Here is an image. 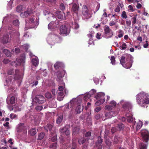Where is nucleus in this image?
Masks as SVG:
<instances>
[{
  "mask_svg": "<svg viewBox=\"0 0 149 149\" xmlns=\"http://www.w3.org/2000/svg\"><path fill=\"white\" fill-rule=\"evenodd\" d=\"M136 101L139 106L147 107L149 103V95L144 92L139 93L136 95Z\"/></svg>",
  "mask_w": 149,
  "mask_h": 149,
  "instance_id": "obj_1",
  "label": "nucleus"
},
{
  "mask_svg": "<svg viewBox=\"0 0 149 149\" xmlns=\"http://www.w3.org/2000/svg\"><path fill=\"white\" fill-rule=\"evenodd\" d=\"M133 58L129 54H125L122 56L120 60V64L124 68H129L132 65Z\"/></svg>",
  "mask_w": 149,
  "mask_h": 149,
  "instance_id": "obj_2",
  "label": "nucleus"
},
{
  "mask_svg": "<svg viewBox=\"0 0 149 149\" xmlns=\"http://www.w3.org/2000/svg\"><path fill=\"white\" fill-rule=\"evenodd\" d=\"M29 28H33L36 27L39 24V20L34 15H32L29 18Z\"/></svg>",
  "mask_w": 149,
  "mask_h": 149,
  "instance_id": "obj_3",
  "label": "nucleus"
},
{
  "mask_svg": "<svg viewBox=\"0 0 149 149\" xmlns=\"http://www.w3.org/2000/svg\"><path fill=\"white\" fill-rule=\"evenodd\" d=\"M104 32L103 37L108 39L111 38L113 36V32L111 29H110L109 27L107 25H105L104 26Z\"/></svg>",
  "mask_w": 149,
  "mask_h": 149,
  "instance_id": "obj_4",
  "label": "nucleus"
},
{
  "mask_svg": "<svg viewBox=\"0 0 149 149\" xmlns=\"http://www.w3.org/2000/svg\"><path fill=\"white\" fill-rule=\"evenodd\" d=\"M16 130L17 132H21L26 135L27 133V127L24 123H19L16 127Z\"/></svg>",
  "mask_w": 149,
  "mask_h": 149,
  "instance_id": "obj_5",
  "label": "nucleus"
},
{
  "mask_svg": "<svg viewBox=\"0 0 149 149\" xmlns=\"http://www.w3.org/2000/svg\"><path fill=\"white\" fill-rule=\"evenodd\" d=\"M25 55L23 54L19 58H17L15 61L12 62L11 63V65L13 66L16 67L20 65L22 63L23 64L25 62Z\"/></svg>",
  "mask_w": 149,
  "mask_h": 149,
  "instance_id": "obj_6",
  "label": "nucleus"
},
{
  "mask_svg": "<svg viewBox=\"0 0 149 149\" xmlns=\"http://www.w3.org/2000/svg\"><path fill=\"white\" fill-rule=\"evenodd\" d=\"M82 13L83 18L84 19H87L91 17V14L89 11L86 6L84 5L82 7Z\"/></svg>",
  "mask_w": 149,
  "mask_h": 149,
  "instance_id": "obj_7",
  "label": "nucleus"
},
{
  "mask_svg": "<svg viewBox=\"0 0 149 149\" xmlns=\"http://www.w3.org/2000/svg\"><path fill=\"white\" fill-rule=\"evenodd\" d=\"M34 14L32 8L31 7H28L26 11L20 14V16L23 18L26 17L28 16L32 15Z\"/></svg>",
  "mask_w": 149,
  "mask_h": 149,
  "instance_id": "obj_8",
  "label": "nucleus"
},
{
  "mask_svg": "<svg viewBox=\"0 0 149 149\" xmlns=\"http://www.w3.org/2000/svg\"><path fill=\"white\" fill-rule=\"evenodd\" d=\"M59 85L60 86H59L58 88V90L59 91L58 92V94L59 96H63L65 93V91L64 90V87L63 86H64V83L63 81L62 80L60 79V81H58Z\"/></svg>",
  "mask_w": 149,
  "mask_h": 149,
  "instance_id": "obj_9",
  "label": "nucleus"
},
{
  "mask_svg": "<svg viewBox=\"0 0 149 149\" xmlns=\"http://www.w3.org/2000/svg\"><path fill=\"white\" fill-rule=\"evenodd\" d=\"M57 37V36L54 34H49L47 38V42L50 45H54L55 43V39Z\"/></svg>",
  "mask_w": 149,
  "mask_h": 149,
  "instance_id": "obj_10",
  "label": "nucleus"
},
{
  "mask_svg": "<svg viewBox=\"0 0 149 149\" xmlns=\"http://www.w3.org/2000/svg\"><path fill=\"white\" fill-rule=\"evenodd\" d=\"M120 104L124 109L125 110L128 109L130 111V110L132 106L130 102L122 100L120 101Z\"/></svg>",
  "mask_w": 149,
  "mask_h": 149,
  "instance_id": "obj_11",
  "label": "nucleus"
},
{
  "mask_svg": "<svg viewBox=\"0 0 149 149\" xmlns=\"http://www.w3.org/2000/svg\"><path fill=\"white\" fill-rule=\"evenodd\" d=\"M68 128V126H66L63 128L60 129L59 130L60 132L63 135H65L68 136L70 134V132Z\"/></svg>",
  "mask_w": 149,
  "mask_h": 149,
  "instance_id": "obj_12",
  "label": "nucleus"
},
{
  "mask_svg": "<svg viewBox=\"0 0 149 149\" xmlns=\"http://www.w3.org/2000/svg\"><path fill=\"white\" fill-rule=\"evenodd\" d=\"M34 101L39 104H42L46 101L44 97L41 95H37L33 100Z\"/></svg>",
  "mask_w": 149,
  "mask_h": 149,
  "instance_id": "obj_13",
  "label": "nucleus"
},
{
  "mask_svg": "<svg viewBox=\"0 0 149 149\" xmlns=\"http://www.w3.org/2000/svg\"><path fill=\"white\" fill-rule=\"evenodd\" d=\"M70 29L65 25H62L60 27V34H63L65 35H67L70 32Z\"/></svg>",
  "mask_w": 149,
  "mask_h": 149,
  "instance_id": "obj_14",
  "label": "nucleus"
},
{
  "mask_svg": "<svg viewBox=\"0 0 149 149\" xmlns=\"http://www.w3.org/2000/svg\"><path fill=\"white\" fill-rule=\"evenodd\" d=\"M141 133L143 139L146 142L149 139V133L146 130H141Z\"/></svg>",
  "mask_w": 149,
  "mask_h": 149,
  "instance_id": "obj_15",
  "label": "nucleus"
},
{
  "mask_svg": "<svg viewBox=\"0 0 149 149\" xmlns=\"http://www.w3.org/2000/svg\"><path fill=\"white\" fill-rule=\"evenodd\" d=\"M23 74L19 72V70L16 69L15 73V79L16 80H19L21 81L23 78Z\"/></svg>",
  "mask_w": 149,
  "mask_h": 149,
  "instance_id": "obj_16",
  "label": "nucleus"
},
{
  "mask_svg": "<svg viewBox=\"0 0 149 149\" xmlns=\"http://www.w3.org/2000/svg\"><path fill=\"white\" fill-rule=\"evenodd\" d=\"M102 139L100 136L98 137V140L96 143V147L95 148L97 149H102Z\"/></svg>",
  "mask_w": 149,
  "mask_h": 149,
  "instance_id": "obj_17",
  "label": "nucleus"
},
{
  "mask_svg": "<svg viewBox=\"0 0 149 149\" xmlns=\"http://www.w3.org/2000/svg\"><path fill=\"white\" fill-rule=\"evenodd\" d=\"M118 113L117 111H111L106 113L105 115L107 118H108L115 116L118 114Z\"/></svg>",
  "mask_w": 149,
  "mask_h": 149,
  "instance_id": "obj_18",
  "label": "nucleus"
},
{
  "mask_svg": "<svg viewBox=\"0 0 149 149\" xmlns=\"http://www.w3.org/2000/svg\"><path fill=\"white\" fill-rule=\"evenodd\" d=\"M7 103L8 104H13L15 103V99L14 96H12L10 98L8 97L7 98Z\"/></svg>",
  "mask_w": 149,
  "mask_h": 149,
  "instance_id": "obj_19",
  "label": "nucleus"
},
{
  "mask_svg": "<svg viewBox=\"0 0 149 149\" xmlns=\"http://www.w3.org/2000/svg\"><path fill=\"white\" fill-rule=\"evenodd\" d=\"M105 95V93L103 92H99L97 93V95L95 96V97L97 99H104V97Z\"/></svg>",
  "mask_w": 149,
  "mask_h": 149,
  "instance_id": "obj_20",
  "label": "nucleus"
},
{
  "mask_svg": "<svg viewBox=\"0 0 149 149\" xmlns=\"http://www.w3.org/2000/svg\"><path fill=\"white\" fill-rule=\"evenodd\" d=\"M58 26V24L54 23V21H52L48 25V29H54Z\"/></svg>",
  "mask_w": 149,
  "mask_h": 149,
  "instance_id": "obj_21",
  "label": "nucleus"
},
{
  "mask_svg": "<svg viewBox=\"0 0 149 149\" xmlns=\"http://www.w3.org/2000/svg\"><path fill=\"white\" fill-rule=\"evenodd\" d=\"M80 129L79 126L75 127L74 126L72 127V134L75 135L78 134L79 132Z\"/></svg>",
  "mask_w": 149,
  "mask_h": 149,
  "instance_id": "obj_22",
  "label": "nucleus"
},
{
  "mask_svg": "<svg viewBox=\"0 0 149 149\" xmlns=\"http://www.w3.org/2000/svg\"><path fill=\"white\" fill-rule=\"evenodd\" d=\"M78 8L79 6L77 4L74 3L73 4L72 9V11L75 13V14L76 15H77V13L78 10Z\"/></svg>",
  "mask_w": 149,
  "mask_h": 149,
  "instance_id": "obj_23",
  "label": "nucleus"
},
{
  "mask_svg": "<svg viewBox=\"0 0 149 149\" xmlns=\"http://www.w3.org/2000/svg\"><path fill=\"white\" fill-rule=\"evenodd\" d=\"M56 15L59 19H63V16L62 13L60 11L57 10L55 13Z\"/></svg>",
  "mask_w": 149,
  "mask_h": 149,
  "instance_id": "obj_24",
  "label": "nucleus"
},
{
  "mask_svg": "<svg viewBox=\"0 0 149 149\" xmlns=\"http://www.w3.org/2000/svg\"><path fill=\"white\" fill-rule=\"evenodd\" d=\"M84 106L83 105L81 106L80 104L78 105L76 108V113H79L81 111H82L83 109Z\"/></svg>",
  "mask_w": 149,
  "mask_h": 149,
  "instance_id": "obj_25",
  "label": "nucleus"
},
{
  "mask_svg": "<svg viewBox=\"0 0 149 149\" xmlns=\"http://www.w3.org/2000/svg\"><path fill=\"white\" fill-rule=\"evenodd\" d=\"M9 36L8 34L5 35L3 39V43H6L9 41Z\"/></svg>",
  "mask_w": 149,
  "mask_h": 149,
  "instance_id": "obj_26",
  "label": "nucleus"
},
{
  "mask_svg": "<svg viewBox=\"0 0 149 149\" xmlns=\"http://www.w3.org/2000/svg\"><path fill=\"white\" fill-rule=\"evenodd\" d=\"M123 6V4L120 3H118L116 8L115 9V11L116 12H119L120 10V8H122Z\"/></svg>",
  "mask_w": 149,
  "mask_h": 149,
  "instance_id": "obj_27",
  "label": "nucleus"
},
{
  "mask_svg": "<svg viewBox=\"0 0 149 149\" xmlns=\"http://www.w3.org/2000/svg\"><path fill=\"white\" fill-rule=\"evenodd\" d=\"M105 101L104 99H101L100 100H97L95 103V105L96 106L100 105L103 104Z\"/></svg>",
  "mask_w": 149,
  "mask_h": 149,
  "instance_id": "obj_28",
  "label": "nucleus"
},
{
  "mask_svg": "<svg viewBox=\"0 0 149 149\" xmlns=\"http://www.w3.org/2000/svg\"><path fill=\"white\" fill-rule=\"evenodd\" d=\"M32 62L33 65L35 66H36L38 65V58L33 59L32 60Z\"/></svg>",
  "mask_w": 149,
  "mask_h": 149,
  "instance_id": "obj_29",
  "label": "nucleus"
},
{
  "mask_svg": "<svg viewBox=\"0 0 149 149\" xmlns=\"http://www.w3.org/2000/svg\"><path fill=\"white\" fill-rule=\"evenodd\" d=\"M63 64L60 62H57L54 65V67L55 68L57 69L59 68L62 67Z\"/></svg>",
  "mask_w": 149,
  "mask_h": 149,
  "instance_id": "obj_30",
  "label": "nucleus"
},
{
  "mask_svg": "<svg viewBox=\"0 0 149 149\" xmlns=\"http://www.w3.org/2000/svg\"><path fill=\"white\" fill-rule=\"evenodd\" d=\"M53 126L50 124H47L46 126L45 127V129L47 131H48V130L50 131L52 127Z\"/></svg>",
  "mask_w": 149,
  "mask_h": 149,
  "instance_id": "obj_31",
  "label": "nucleus"
},
{
  "mask_svg": "<svg viewBox=\"0 0 149 149\" xmlns=\"http://www.w3.org/2000/svg\"><path fill=\"white\" fill-rule=\"evenodd\" d=\"M107 17L108 15L107 13L106 12H104L102 16L101 19V21L104 22V21L107 19L105 18Z\"/></svg>",
  "mask_w": 149,
  "mask_h": 149,
  "instance_id": "obj_32",
  "label": "nucleus"
},
{
  "mask_svg": "<svg viewBox=\"0 0 149 149\" xmlns=\"http://www.w3.org/2000/svg\"><path fill=\"white\" fill-rule=\"evenodd\" d=\"M70 24V25L72 26V27L75 29H77L79 27V25L75 22L74 23L73 22H71Z\"/></svg>",
  "mask_w": 149,
  "mask_h": 149,
  "instance_id": "obj_33",
  "label": "nucleus"
},
{
  "mask_svg": "<svg viewBox=\"0 0 149 149\" xmlns=\"http://www.w3.org/2000/svg\"><path fill=\"white\" fill-rule=\"evenodd\" d=\"M3 52L8 57H10L11 56V53L10 51L6 49H4L3 51Z\"/></svg>",
  "mask_w": 149,
  "mask_h": 149,
  "instance_id": "obj_34",
  "label": "nucleus"
},
{
  "mask_svg": "<svg viewBox=\"0 0 149 149\" xmlns=\"http://www.w3.org/2000/svg\"><path fill=\"white\" fill-rule=\"evenodd\" d=\"M24 9V8L22 5H19L17 6L16 8V11L18 12H20L23 11Z\"/></svg>",
  "mask_w": 149,
  "mask_h": 149,
  "instance_id": "obj_35",
  "label": "nucleus"
},
{
  "mask_svg": "<svg viewBox=\"0 0 149 149\" xmlns=\"http://www.w3.org/2000/svg\"><path fill=\"white\" fill-rule=\"evenodd\" d=\"M30 134L31 136L34 135L36 133V129L35 128H33L31 129L29 131Z\"/></svg>",
  "mask_w": 149,
  "mask_h": 149,
  "instance_id": "obj_36",
  "label": "nucleus"
},
{
  "mask_svg": "<svg viewBox=\"0 0 149 149\" xmlns=\"http://www.w3.org/2000/svg\"><path fill=\"white\" fill-rule=\"evenodd\" d=\"M127 121L129 123L132 122L135 120V118L132 117V116H127Z\"/></svg>",
  "mask_w": 149,
  "mask_h": 149,
  "instance_id": "obj_37",
  "label": "nucleus"
},
{
  "mask_svg": "<svg viewBox=\"0 0 149 149\" xmlns=\"http://www.w3.org/2000/svg\"><path fill=\"white\" fill-rule=\"evenodd\" d=\"M12 79V77L11 76L8 75L6 77V81L7 84H8L11 82Z\"/></svg>",
  "mask_w": 149,
  "mask_h": 149,
  "instance_id": "obj_38",
  "label": "nucleus"
},
{
  "mask_svg": "<svg viewBox=\"0 0 149 149\" xmlns=\"http://www.w3.org/2000/svg\"><path fill=\"white\" fill-rule=\"evenodd\" d=\"M63 119V116H58L56 119V123L58 124H59L62 121Z\"/></svg>",
  "mask_w": 149,
  "mask_h": 149,
  "instance_id": "obj_39",
  "label": "nucleus"
},
{
  "mask_svg": "<svg viewBox=\"0 0 149 149\" xmlns=\"http://www.w3.org/2000/svg\"><path fill=\"white\" fill-rule=\"evenodd\" d=\"M13 0H10L8 2L7 5V8L8 10H10L12 8V5Z\"/></svg>",
  "mask_w": 149,
  "mask_h": 149,
  "instance_id": "obj_40",
  "label": "nucleus"
},
{
  "mask_svg": "<svg viewBox=\"0 0 149 149\" xmlns=\"http://www.w3.org/2000/svg\"><path fill=\"white\" fill-rule=\"evenodd\" d=\"M146 145L143 143H141L139 144V149H146Z\"/></svg>",
  "mask_w": 149,
  "mask_h": 149,
  "instance_id": "obj_41",
  "label": "nucleus"
},
{
  "mask_svg": "<svg viewBox=\"0 0 149 149\" xmlns=\"http://www.w3.org/2000/svg\"><path fill=\"white\" fill-rule=\"evenodd\" d=\"M86 139L84 138H81L79 139L78 143L80 144H82L86 141Z\"/></svg>",
  "mask_w": 149,
  "mask_h": 149,
  "instance_id": "obj_42",
  "label": "nucleus"
},
{
  "mask_svg": "<svg viewBox=\"0 0 149 149\" xmlns=\"http://www.w3.org/2000/svg\"><path fill=\"white\" fill-rule=\"evenodd\" d=\"M118 36L119 38H120L122 37L124 34V32L123 30H119L118 31Z\"/></svg>",
  "mask_w": 149,
  "mask_h": 149,
  "instance_id": "obj_43",
  "label": "nucleus"
},
{
  "mask_svg": "<svg viewBox=\"0 0 149 149\" xmlns=\"http://www.w3.org/2000/svg\"><path fill=\"white\" fill-rule=\"evenodd\" d=\"M44 13L45 15L47 14L49 15L50 16H51V17L52 18H55V16L53 14H52V13H49V12L47 10L44 11Z\"/></svg>",
  "mask_w": 149,
  "mask_h": 149,
  "instance_id": "obj_44",
  "label": "nucleus"
},
{
  "mask_svg": "<svg viewBox=\"0 0 149 149\" xmlns=\"http://www.w3.org/2000/svg\"><path fill=\"white\" fill-rule=\"evenodd\" d=\"M142 125V123L141 121H139L136 126V130H139L141 127Z\"/></svg>",
  "mask_w": 149,
  "mask_h": 149,
  "instance_id": "obj_45",
  "label": "nucleus"
},
{
  "mask_svg": "<svg viewBox=\"0 0 149 149\" xmlns=\"http://www.w3.org/2000/svg\"><path fill=\"white\" fill-rule=\"evenodd\" d=\"M113 108L111 105H106L104 107V109L106 110L109 111L112 110Z\"/></svg>",
  "mask_w": 149,
  "mask_h": 149,
  "instance_id": "obj_46",
  "label": "nucleus"
},
{
  "mask_svg": "<svg viewBox=\"0 0 149 149\" xmlns=\"http://www.w3.org/2000/svg\"><path fill=\"white\" fill-rule=\"evenodd\" d=\"M126 48L127 45L125 43H123L122 45L120 46V48L122 50H124L126 49Z\"/></svg>",
  "mask_w": 149,
  "mask_h": 149,
  "instance_id": "obj_47",
  "label": "nucleus"
},
{
  "mask_svg": "<svg viewBox=\"0 0 149 149\" xmlns=\"http://www.w3.org/2000/svg\"><path fill=\"white\" fill-rule=\"evenodd\" d=\"M45 136V134L44 133H41L39 134L38 136V139L41 140L43 139Z\"/></svg>",
  "mask_w": 149,
  "mask_h": 149,
  "instance_id": "obj_48",
  "label": "nucleus"
},
{
  "mask_svg": "<svg viewBox=\"0 0 149 149\" xmlns=\"http://www.w3.org/2000/svg\"><path fill=\"white\" fill-rule=\"evenodd\" d=\"M120 140V138L118 136L114 137L113 139V142L115 143H117Z\"/></svg>",
  "mask_w": 149,
  "mask_h": 149,
  "instance_id": "obj_49",
  "label": "nucleus"
},
{
  "mask_svg": "<svg viewBox=\"0 0 149 149\" xmlns=\"http://www.w3.org/2000/svg\"><path fill=\"white\" fill-rule=\"evenodd\" d=\"M57 144L56 143H54L50 145V148L51 149H56Z\"/></svg>",
  "mask_w": 149,
  "mask_h": 149,
  "instance_id": "obj_50",
  "label": "nucleus"
},
{
  "mask_svg": "<svg viewBox=\"0 0 149 149\" xmlns=\"http://www.w3.org/2000/svg\"><path fill=\"white\" fill-rule=\"evenodd\" d=\"M110 60L111 61V63L113 65H115V60L114 56H111Z\"/></svg>",
  "mask_w": 149,
  "mask_h": 149,
  "instance_id": "obj_51",
  "label": "nucleus"
},
{
  "mask_svg": "<svg viewBox=\"0 0 149 149\" xmlns=\"http://www.w3.org/2000/svg\"><path fill=\"white\" fill-rule=\"evenodd\" d=\"M121 16L123 18L125 19L127 18V16L125 11H123L122 13L121 14Z\"/></svg>",
  "mask_w": 149,
  "mask_h": 149,
  "instance_id": "obj_52",
  "label": "nucleus"
},
{
  "mask_svg": "<svg viewBox=\"0 0 149 149\" xmlns=\"http://www.w3.org/2000/svg\"><path fill=\"white\" fill-rule=\"evenodd\" d=\"M116 103L114 100H112L110 102V105H111L113 108L115 107L116 106Z\"/></svg>",
  "mask_w": 149,
  "mask_h": 149,
  "instance_id": "obj_53",
  "label": "nucleus"
},
{
  "mask_svg": "<svg viewBox=\"0 0 149 149\" xmlns=\"http://www.w3.org/2000/svg\"><path fill=\"white\" fill-rule=\"evenodd\" d=\"M15 30H13V33H15V35L16 36L17 39L19 40V36H20V34L19 32L18 31H15Z\"/></svg>",
  "mask_w": 149,
  "mask_h": 149,
  "instance_id": "obj_54",
  "label": "nucleus"
},
{
  "mask_svg": "<svg viewBox=\"0 0 149 149\" xmlns=\"http://www.w3.org/2000/svg\"><path fill=\"white\" fill-rule=\"evenodd\" d=\"M91 134L90 132H88L85 134V137L87 138V139H89V138L91 136Z\"/></svg>",
  "mask_w": 149,
  "mask_h": 149,
  "instance_id": "obj_55",
  "label": "nucleus"
},
{
  "mask_svg": "<svg viewBox=\"0 0 149 149\" xmlns=\"http://www.w3.org/2000/svg\"><path fill=\"white\" fill-rule=\"evenodd\" d=\"M14 69L13 68H11L7 72L8 74V75H12L14 73Z\"/></svg>",
  "mask_w": 149,
  "mask_h": 149,
  "instance_id": "obj_56",
  "label": "nucleus"
},
{
  "mask_svg": "<svg viewBox=\"0 0 149 149\" xmlns=\"http://www.w3.org/2000/svg\"><path fill=\"white\" fill-rule=\"evenodd\" d=\"M132 23L133 25L135 24L136 21V16L133 17L132 18Z\"/></svg>",
  "mask_w": 149,
  "mask_h": 149,
  "instance_id": "obj_57",
  "label": "nucleus"
},
{
  "mask_svg": "<svg viewBox=\"0 0 149 149\" xmlns=\"http://www.w3.org/2000/svg\"><path fill=\"white\" fill-rule=\"evenodd\" d=\"M72 148L74 149L76 147V144L73 139H72Z\"/></svg>",
  "mask_w": 149,
  "mask_h": 149,
  "instance_id": "obj_58",
  "label": "nucleus"
},
{
  "mask_svg": "<svg viewBox=\"0 0 149 149\" xmlns=\"http://www.w3.org/2000/svg\"><path fill=\"white\" fill-rule=\"evenodd\" d=\"M94 34V32L93 31H91L89 32V33L88 35V36L89 38H92Z\"/></svg>",
  "mask_w": 149,
  "mask_h": 149,
  "instance_id": "obj_59",
  "label": "nucleus"
},
{
  "mask_svg": "<svg viewBox=\"0 0 149 149\" xmlns=\"http://www.w3.org/2000/svg\"><path fill=\"white\" fill-rule=\"evenodd\" d=\"M13 24L15 26H18L19 25V22L18 20H16L13 22Z\"/></svg>",
  "mask_w": 149,
  "mask_h": 149,
  "instance_id": "obj_60",
  "label": "nucleus"
},
{
  "mask_svg": "<svg viewBox=\"0 0 149 149\" xmlns=\"http://www.w3.org/2000/svg\"><path fill=\"white\" fill-rule=\"evenodd\" d=\"M46 97L48 99L51 98H52V95L49 92H47L45 94Z\"/></svg>",
  "mask_w": 149,
  "mask_h": 149,
  "instance_id": "obj_61",
  "label": "nucleus"
},
{
  "mask_svg": "<svg viewBox=\"0 0 149 149\" xmlns=\"http://www.w3.org/2000/svg\"><path fill=\"white\" fill-rule=\"evenodd\" d=\"M105 143L109 147L111 145V142L109 139H107L105 141Z\"/></svg>",
  "mask_w": 149,
  "mask_h": 149,
  "instance_id": "obj_62",
  "label": "nucleus"
},
{
  "mask_svg": "<svg viewBox=\"0 0 149 149\" xmlns=\"http://www.w3.org/2000/svg\"><path fill=\"white\" fill-rule=\"evenodd\" d=\"M22 47L24 48V49L26 51L28 50V49L29 46L28 44H24L23 46Z\"/></svg>",
  "mask_w": 149,
  "mask_h": 149,
  "instance_id": "obj_63",
  "label": "nucleus"
},
{
  "mask_svg": "<svg viewBox=\"0 0 149 149\" xmlns=\"http://www.w3.org/2000/svg\"><path fill=\"white\" fill-rule=\"evenodd\" d=\"M43 108L42 106H37L36 107L35 109L37 111H40Z\"/></svg>",
  "mask_w": 149,
  "mask_h": 149,
  "instance_id": "obj_64",
  "label": "nucleus"
}]
</instances>
